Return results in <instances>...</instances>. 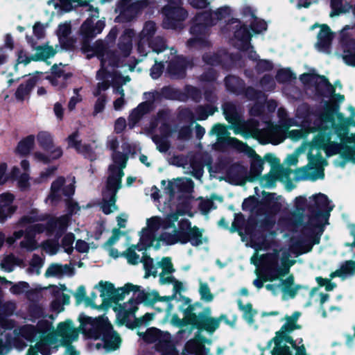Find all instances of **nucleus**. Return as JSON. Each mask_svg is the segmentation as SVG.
<instances>
[{
    "instance_id": "obj_1",
    "label": "nucleus",
    "mask_w": 355,
    "mask_h": 355,
    "mask_svg": "<svg viewBox=\"0 0 355 355\" xmlns=\"http://www.w3.org/2000/svg\"><path fill=\"white\" fill-rule=\"evenodd\" d=\"M180 215V213L177 211L164 218L153 216L147 219L146 227L140 232L139 243L130 245L121 254L130 264L135 265L142 262L146 271L145 278L150 275L155 277L157 268H162V272L159 275L160 283H173L175 292L183 291L184 288L183 284L171 275L174 271L171 259L169 257H164L155 265L153 259L147 257L146 254L140 259L136 250L142 251L150 247L157 250L162 244H185L188 242L193 246H199L206 242L207 239L202 236V231L196 227H191L188 220L179 219Z\"/></svg>"
},
{
    "instance_id": "obj_2",
    "label": "nucleus",
    "mask_w": 355,
    "mask_h": 355,
    "mask_svg": "<svg viewBox=\"0 0 355 355\" xmlns=\"http://www.w3.org/2000/svg\"><path fill=\"white\" fill-rule=\"evenodd\" d=\"M318 243V240L314 243L309 240L298 241L288 248L279 249L275 234H254L247 244L255 250L250 259L257 268V278L253 281V284L260 289L264 282H271L272 283L266 285V288L274 295L282 293L284 300L293 298L300 286L294 284L293 277L285 279L283 277L288 274L291 267L295 264L293 258L311 251L313 245Z\"/></svg>"
},
{
    "instance_id": "obj_3",
    "label": "nucleus",
    "mask_w": 355,
    "mask_h": 355,
    "mask_svg": "<svg viewBox=\"0 0 355 355\" xmlns=\"http://www.w3.org/2000/svg\"><path fill=\"white\" fill-rule=\"evenodd\" d=\"M169 284H171L170 282ZM173 284V290L174 294L170 297H160L157 291L141 290V287L137 286V288L130 291V293H134L139 304L144 303L146 305H153L157 313H147L141 318L137 319L138 325H148L150 322L156 319L159 313H163V316L157 318L159 323L164 324L170 322L171 324L176 327H182L184 324H191L197 328L199 331L194 339L189 340L184 347L183 355H211L209 349L205 347L204 344H210L211 340L202 338L200 334L202 331H206L209 334H212L219 327L220 322L225 320V316L221 315L220 318H212L210 316L211 311L209 309H205L202 312H196V309L200 308L199 304H189L190 300L185 299V305L187 308L181 307L180 310L184 313L182 320L178 316L172 313L174 307L173 302L175 301L177 293L174 290ZM184 290H185L183 286Z\"/></svg>"
},
{
    "instance_id": "obj_4",
    "label": "nucleus",
    "mask_w": 355,
    "mask_h": 355,
    "mask_svg": "<svg viewBox=\"0 0 355 355\" xmlns=\"http://www.w3.org/2000/svg\"><path fill=\"white\" fill-rule=\"evenodd\" d=\"M43 309L37 305L31 306L29 309L28 320L33 322L39 320L37 327L26 325L14 333L17 335V340L21 338L30 342L37 341L34 346H31L26 355H50L51 350L55 348L56 340H60L63 345L76 340L78 337V331L69 320L60 322L55 331L52 323L44 318Z\"/></svg>"
},
{
    "instance_id": "obj_5",
    "label": "nucleus",
    "mask_w": 355,
    "mask_h": 355,
    "mask_svg": "<svg viewBox=\"0 0 355 355\" xmlns=\"http://www.w3.org/2000/svg\"><path fill=\"white\" fill-rule=\"evenodd\" d=\"M355 127V119L345 117L337 109L329 110L317 125L315 144L322 147L328 157L340 155L346 162L355 164V133H349V128Z\"/></svg>"
},
{
    "instance_id": "obj_6",
    "label": "nucleus",
    "mask_w": 355,
    "mask_h": 355,
    "mask_svg": "<svg viewBox=\"0 0 355 355\" xmlns=\"http://www.w3.org/2000/svg\"><path fill=\"white\" fill-rule=\"evenodd\" d=\"M67 209L68 214L52 218L48 221L46 226L42 223H36L42 221L43 216L38 214L37 210H32L24 216L18 223L20 227L26 229L25 233L23 230L15 231L11 236L7 238L6 242L9 245H12L24 234L23 240L19 243L20 248L27 251H33L39 247L35 239L37 234L45 232L47 235H54L58 239L67 230L70 223L71 216L77 214L80 210V207L76 202L70 200L67 202Z\"/></svg>"
},
{
    "instance_id": "obj_7",
    "label": "nucleus",
    "mask_w": 355,
    "mask_h": 355,
    "mask_svg": "<svg viewBox=\"0 0 355 355\" xmlns=\"http://www.w3.org/2000/svg\"><path fill=\"white\" fill-rule=\"evenodd\" d=\"M83 52L87 58L97 56L101 60V69L97 72V88L94 92V96H98L100 92L108 89L110 84L113 87V92L119 96L114 101L115 110H120L125 104L124 90L119 86L130 81L128 76H122L118 71L120 67L119 60L112 52L107 51L104 42L98 40L93 45L85 44L82 47Z\"/></svg>"
},
{
    "instance_id": "obj_8",
    "label": "nucleus",
    "mask_w": 355,
    "mask_h": 355,
    "mask_svg": "<svg viewBox=\"0 0 355 355\" xmlns=\"http://www.w3.org/2000/svg\"><path fill=\"white\" fill-rule=\"evenodd\" d=\"M223 110L226 120L231 123L229 128L233 130L236 135H240L245 139L255 138L262 144L271 143L275 145L280 144L284 139L283 132L278 128L270 130V132H266L265 122L260 123L254 119L242 121L232 103H225L223 105Z\"/></svg>"
},
{
    "instance_id": "obj_9",
    "label": "nucleus",
    "mask_w": 355,
    "mask_h": 355,
    "mask_svg": "<svg viewBox=\"0 0 355 355\" xmlns=\"http://www.w3.org/2000/svg\"><path fill=\"white\" fill-rule=\"evenodd\" d=\"M107 146L113 151L116 150L119 141L116 136L110 135L107 137ZM112 159L113 163L109 167L107 181L105 189L103 191L101 203V208L105 214H109L117 209L115 204L116 195L121 188V178L124 175L123 170L126 166L128 157L123 153L114 152Z\"/></svg>"
},
{
    "instance_id": "obj_10",
    "label": "nucleus",
    "mask_w": 355,
    "mask_h": 355,
    "mask_svg": "<svg viewBox=\"0 0 355 355\" xmlns=\"http://www.w3.org/2000/svg\"><path fill=\"white\" fill-rule=\"evenodd\" d=\"M318 134L314 137L311 143H302V144L295 149L293 153L288 155L284 164L288 166H295L298 163L300 155L305 153L308 149V164L305 166L297 168L294 171L295 178L297 180H309L315 181L319 179H323L324 177V169L327 165V162L322 155L321 150L324 149L316 145L315 140Z\"/></svg>"
},
{
    "instance_id": "obj_11",
    "label": "nucleus",
    "mask_w": 355,
    "mask_h": 355,
    "mask_svg": "<svg viewBox=\"0 0 355 355\" xmlns=\"http://www.w3.org/2000/svg\"><path fill=\"white\" fill-rule=\"evenodd\" d=\"M78 320L83 333L89 338L101 340L107 351L116 350L119 347L121 338L112 329L107 317L92 318L82 313Z\"/></svg>"
},
{
    "instance_id": "obj_12",
    "label": "nucleus",
    "mask_w": 355,
    "mask_h": 355,
    "mask_svg": "<svg viewBox=\"0 0 355 355\" xmlns=\"http://www.w3.org/2000/svg\"><path fill=\"white\" fill-rule=\"evenodd\" d=\"M92 0H86L82 2L81 0H49L48 5L54 9L55 13L69 12L76 6L85 8V11L89 12V17L83 22L80 27L81 35L86 38H93L101 33L105 26V18L94 22V18L99 17L98 8L90 4Z\"/></svg>"
},
{
    "instance_id": "obj_13",
    "label": "nucleus",
    "mask_w": 355,
    "mask_h": 355,
    "mask_svg": "<svg viewBox=\"0 0 355 355\" xmlns=\"http://www.w3.org/2000/svg\"><path fill=\"white\" fill-rule=\"evenodd\" d=\"M234 12L229 6H223L209 12L196 15L191 28L192 37L187 42L190 48H201L209 44L207 40V26H214L218 21L231 17Z\"/></svg>"
},
{
    "instance_id": "obj_14",
    "label": "nucleus",
    "mask_w": 355,
    "mask_h": 355,
    "mask_svg": "<svg viewBox=\"0 0 355 355\" xmlns=\"http://www.w3.org/2000/svg\"><path fill=\"white\" fill-rule=\"evenodd\" d=\"M301 313L294 312L291 316L285 317V323L274 338L275 347L272 355H307L302 339L294 340L290 334L295 329H300L297 324Z\"/></svg>"
},
{
    "instance_id": "obj_15",
    "label": "nucleus",
    "mask_w": 355,
    "mask_h": 355,
    "mask_svg": "<svg viewBox=\"0 0 355 355\" xmlns=\"http://www.w3.org/2000/svg\"><path fill=\"white\" fill-rule=\"evenodd\" d=\"M210 135H214L217 137L216 142L214 144V148L222 150L225 146L232 147L240 152L245 153L248 157L252 158L251 162L250 171L254 176H259L263 169V161L261 157L257 155L255 151L234 137H231L228 132V128L222 124H216L210 131Z\"/></svg>"
},
{
    "instance_id": "obj_16",
    "label": "nucleus",
    "mask_w": 355,
    "mask_h": 355,
    "mask_svg": "<svg viewBox=\"0 0 355 355\" xmlns=\"http://www.w3.org/2000/svg\"><path fill=\"white\" fill-rule=\"evenodd\" d=\"M240 12L244 24H242L239 19L232 18L227 24L225 30L233 28L232 44L240 51L248 52L250 59L257 60L259 56L250 45L251 33L247 28V24L255 17L254 11L250 6L245 5L241 8Z\"/></svg>"
},
{
    "instance_id": "obj_17",
    "label": "nucleus",
    "mask_w": 355,
    "mask_h": 355,
    "mask_svg": "<svg viewBox=\"0 0 355 355\" xmlns=\"http://www.w3.org/2000/svg\"><path fill=\"white\" fill-rule=\"evenodd\" d=\"M309 205L312 207L311 215L309 216L308 228L314 234H322L323 228L327 224L330 212L334 205L323 193L313 195L309 198Z\"/></svg>"
},
{
    "instance_id": "obj_18",
    "label": "nucleus",
    "mask_w": 355,
    "mask_h": 355,
    "mask_svg": "<svg viewBox=\"0 0 355 355\" xmlns=\"http://www.w3.org/2000/svg\"><path fill=\"white\" fill-rule=\"evenodd\" d=\"M278 115L279 117V125H274L270 121H265L266 132H270V130L278 128L283 132L284 139L280 142H283L285 139L286 130L291 126L302 125L306 127L310 120V109L308 105H300L297 110L295 118L288 119L286 117V112L284 109L278 110Z\"/></svg>"
},
{
    "instance_id": "obj_19",
    "label": "nucleus",
    "mask_w": 355,
    "mask_h": 355,
    "mask_svg": "<svg viewBox=\"0 0 355 355\" xmlns=\"http://www.w3.org/2000/svg\"><path fill=\"white\" fill-rule=\"evenodd\" d=\"M156 31L157 26L155 22L148 21L145 23L143 30L139 35L137 44V50L141 55H146L150 52V49L159 53L166 49V44L162 37H156L151 40Z\"/></svg>"
},
{
    "instance_id": "obj_20",
    "label": "nucleus",
    "mask_w": 355,
    "mask_h": 355,
    "mask_svg": "<svg viewBox=\"0 0 355 355\" xmlns=\"http://www.w3.org/2000/svg\"><path fill=\"white\" fill-rule=\"evenodd\" d=\"M140 337L147 343H155V347L162 355H178L171 336L168 332L161 331L157 328H150L145 333L138 332Z\"/></svg>"
},
{
    "instance_id": "obj_21",
    "label": "nucleus",
    "mask_w": 355,
    "mask_h": 355,
    "mask_svg": "<svg viewBox=\"0 0 355 355\" xmlns=\"http://www.w3.org/2000/svg\"><path fill=\"white\" fill-rule=\"evenodd\" d=\"M37 141L45 153L35 152L33 158L35 161L47 164L59 159L62 155V150L60 146L54 145L52 135L46 131H41L37 135Z\"/></svg>"
},
{
    "instance_id": "obj_22",
    "label": "nucleus",
    "mask_w": 355,
    "mask_h": 355,
    "mask_svg": "<svg viewBox=\"0 0 355 355\" xmlns=\"http://www.w3.org/2000/svg\"><path fill=\"white\" fill-rule=\"evenodd\" d=\"M167 2L162 8L164 17L163 26L165 28L175 29L187 18V12L182 8V0H166Z\"/></svg>"
},
{
    "instance_id": "obj_23",
    "label": "nucleus",
    "mask_w": 355,
    "mask_h": 355,
    "mask_svg": "<svg viewBox=\"0 0 355 355\" xmlns=\"http://www.w3.org/2000/svg\"><path fill=\"white\" fill-rule=\"evenodd\" d=\"M95 288L100 291L103 302H116L122 300L126 294L130 293V291L137 288V285L128 283L124 286L116 289L112 284L103 281L96 285Z\"/></svg>"
},
{
    "instance_id": "obj_24",
    "label": "nucleus",
    "mask_w": 355,
    "mask_h": 355,
    "mask_svg": "<svg viewBox=\"0 0 355 355\" xmlns=\"http://www.w3.org/2000/svg\"><path fill=\"white\" fill-rule=\"evenodd\" d=\"M291 173V169L284 168L280 166L279 160L274 158L270 173L261 178L260 184L263 187L272 188L275 185L277 180L286 183Z\"/></svg>"
},
{
    "instance_id": "obj_25",
    "label": "nucleus",
    "mask_w": 355,
    "mask_h": 355,
    "mask_svg": "<svg viewBox=\"0 0 355 355\" xmlns=\"http://www.w3.org/2000/svg\"><path fill=\"white\" fill-rule=\"evenodd\" d=\"M159 125L162 135H154L153 137V140L157 145L158 150L164 153L167 151L169 148L167 139L171 135V130L168 125L165 123L164 114L163 112H159L157 117L152 122L150 130L153 132Z\"/></svg>"
},
{
    "instance_id": "obj_26",
    "label": "nucleus",
    "mask_w": 355,
    "mask_h": 355,
    "mask_svg": "<svg viewBox=\"0 0 355 355\" xmlns=\"http://www.w3.org/2000/svg\"><path fill=\"white\" fill-rule=\"evenodd\" d=\"M354 30V27L346 25L340 31V43L343 49L344 62L348 65L355 67V40L351 38V34L348 32Z\"/></svg>"
},
{
    "instance_id": "obj_27",
    "label": "nucleus",
    "mask_w": 355,
    "mask_h": 355,
    "mask_svg": "<svg viewBox=\"0 0 355 355\" xmlns=\"http://www.w3.org/2000/svg\"><path fill=\"white\" fill-rule=\"evenodd\" d=\"M151 0H120L118 10L128 20L134 18L141 10L151 4Z\"/></svg>"
},
{
    "instance_id": "obj_28",
    "label": "nucleus",
    "mask_w": 355,
    "mask_h": 355,
    "mask_svg": "<svg viewBox=\"0 0 355 355\" xmlns=\"http://www.w3.org/2000/svg\"><path fill=\"white\" fill-rule=\"evenodd\" d=\"M320 95L327 97L329 98L328 101L324 103V108L322 112L320 114L318 118L315 120L314 123V125L313 127L309 128L311 132L317 131V125L320 123L322 118L325 114L326 112H329V110H333L334 109H337L339 112V107L336 105V103H342L344 101L345 97L341 94H335V89L333 86V92L331 94H329L328 91L326 88L322 87V90L319 93Z\"/></svg>"
},
{
    "instance_id": "obj_29",
    "label": "nucleus",
    "mask_w": 355,
    "mask_h": 355,
    "mask_svg": "<svg viewBox=\"0 0 355 355\" xmlns=\"http://www.w3.org/2000/svg\"><path fill=\"white\" fill-rule=\"evenodd\" d=\"M64 179L62 177L53 182L47 201L54 203L61 199L63 196L69 197L73 194L74 186L72 182L67 185H64Z\"/></svg>"
},
{
    "instance_id": "obj_30",
    "label": "nucleus",
    "mask_w": 355,
    "mask_h": 355,
    "mask_svg": "<svg viewBox=\"0 0 355 355\" xmlns=\"http://www.w3.org/2000/svg\"><path fill=\"white\" fill-rule=\"evenodd\" d=\"M316 27L320 28V31L317 35L316 49L321 52L326 53H330L334 33L331 31L330 28L326 24L320 25L315 24L311 28L313 30Z\"/></svg>"
},
{
    "instance_id": "obj_31",
    "label": "nucleus",
    "mask_w": 355,
    "mask_h": 355,
    "mask_svg": "<svg viewBox=\"0 0 355 355\" xmlns=\"http://www.w3.org/2000/svg\"><path fill=\"white\" fill-rule=\"evenodd\" d=\"M68 147L74 148L78 153L91 160L95 158L93 148L89 145L82 144L78 132L76 131L67 138Z\"/></svg>"
},
{
    "instance_id": "obj_32",
    "label": "nucleus",
    "mask_w": 355,
    "mask_h": 355,
    "mask_svg": "<svg viewBox=\"0 0 355 355\" xmlns=\"http://www.w3.org/2000/svg\"><path fill=\"white\" fill-rule=\"evenodd\" d=\"M15 196L9 192L0 194V222L3 223L10 218L17 210L14 204Z\"/></svg>"
},
{
    "instance_id": "obj_33",
    "label": "nucleus",
    "mask_w": 355,
    "mask_h": 355,
    "mask_svg": "<svg viewBox=\"0 0 355 355\" xmlns=\"http://www.w3.org/2000/svg\"><path fill=\"white\" fill-rule=\"evenodd\" d=\"M139 304L137 299L132 293V297L127 302L122 304H119L115 307L117 318L121 320V323H125L128 321V318L137 311Z\"/></svg>"
},
{
    "instance_id": "obj_34",
    "label": "nucleus",
    "mask_w": 355,
    "mask_h": 355,
    "mask_svg": "<svg viewBox=\"0 0 355 355\" xmlns=\"http://www.w3.org/2000/svg\"><path fill=\"white\" fill-rule=\"evenodd\" d=\"M2 326L4 328V330L3 331H0V355L7 354L10 349L12 345H14L19 349H22L26 345L25 344L20 345L17 343V340H13L10 336V332L7 331L8 329L12 327V325L10 323H8V322L6 321Z\"/></svg>"
},
{
    "instance_id": "obj_35",
    "label": "nucleus",
    "mask_w": 355,
    "mask_h": 355,
    "mask_svg": "<svg viewBox=\"0 0 355 355\" xmlns=\"http://www.w3.org/2000/svg\"><path fill=\"white\" fill-rule=\"evenodd\" d=\"M300 79L305 85L316 84V90L318 94L320 92L322 87L326 88L329 94L333 92V85L329 83L324 76L312 73H304L300 76Z\"/></svg>"
},
{
    "instance_id": "obj_36",
    "label": "nucleus",
    "mask_w": 355,
    "mask_h": 355,
    "mask_svg": "<svg viewBox=\"0 0 355 355\" xmlns=\"http://www.w3.org/2000/svg\"><path fill=\"white\" fill-rule=\"evenodd\" d=\"M318 0H299L297 5V8H309L312 3L318 2ZM332 12L331 16L337 15L341 12H347L351 6L349 4H344L342 0H331Z\"/></svg>"
},
{
    "instance_id": "obj_37",
    "label": "nucleus",
    "mask_w": 355,
    "mask_h": 355,
    "mask_svg": "<svg viewBox=\"0 0 355 355\" xmlns=\"http://www.w3.org/2000/svg\"><path fill=\"white\" fill-rule=\"evenodd\" d=\"M73 268L69 264L52 263L45 272L46 277L61 278L64 276H71L73 274Z\"/></svg>"
},
{
    "instance_id": "obj_38",
    "label": "nucleus",
    "mask_w": 355,
    "mask_h": 355,
    "mask_svg": "<svg viewBox=\"0 0 355 355\" xmlns=\"http://www.w3.org/2000/svg\"><path fill=\"white\" fill-rule=\"evenodd\" d=\"M64 68L62 64L52 67L51 76L48 78L52 85L60 87L65 86V81L70 75L65 72Z\"/></svg>"
},
{
    "instance_id": "obj_39",
    "label": "nucleus",
    "mask_w": 355,
    "mask_h": 355,
    "mask_svg": "<svg viewBox=\"0 0 355 355\" xmlns=\"http://www.w3.org/2000/svg\"><path fill=\"white\" fill-rule=\"evenodd\" d=\"M39 74L40 73L37 71L27 80L26 83H22L19 86L15 92V98L17 101H23L28 97L32 88L37 81Z\"/></svg>"
},
{
    "instance_id": "obj_40",
    "label": "nucleus",
    "mask_w": 355,
    "mask_h": 355,
    "mask_svg": "<svg viewBox=\"0 0 355 355\" xmlns=\"http://www.w3.org/2000/svg\"><path fill=\"white\" fill-rule=\"evenodd\" d=\"M186 70V61L183 57H174L168 65L167 71L175 78L184 77Z\"/></svg>"
},
{
    "instance_id": "obj_41",
    "label": "nucleus",
    "mask_w": 355,
    "mask_h": 355,
    "mask_svg": "<svg viewBox=\"0 0 355 355\" xmlns=\"http://www.w3.org/2000/svg\"><path fill=\"white\" fill-rule=\"evenodd\" d=\"M135 36V32L132 29H126L121 36L119 42V49L123 57L130 55L132 50V37Z\"/></svg>"
},
{
    "instance_id": "obj_42",
    "label": "nucleus",
    "mask_w": 355,
    "mask_h": 355,
    "mask_svg": "<svg viewBox=\"0 0 355 355\" xmlns=\"http://www.w3.org/2000/svg\"><path fill=\"white\" fill-rule=\"evenodd\" d=\"M51 288L55 293V299L51 302V308L52 311L60 313L64 310L63 306L69 304L70 297L68 295L57 291L56 287L52 286Z\"/></svg>"
},
{
    "instance_id": "obj_43",
    "label": "nucleus",
    "mask_w": 355,
    "mask_h": 355,
    "mask_svg": "<svg viewBox=\"0 0 355 355\" xmlns=\"http://www.w3.org/2000/svg\"><path fill=\"white\" fill-rule=\"evenodd\" d=\"M151 108L150 103L144 102L139 104L135 109H134L129 115V126L132 128L140 120L142 116L148 112Z\"/></svg>"
},
{
    "instance_id": "obj_44",
    "label": "nucleus",
    "mask_w": 355,
    "mask_h": 355,
    "mask_svg": "<svg viewBox=\"0 0 355 355\" xmlns=\"http://www.w3.org/2000/svg\"><path fill=\"white\" fill-rule=\"evenodd\" d=\"M193 187V182L187 178L178 179L168 184V193L171 196L178 189L180 191H189Z\"/></svg>"
},
{
    "instance_id": "obj_45",
    "label": "nucleus",
    "mask_w": 355,
    "mask_h": 355,
    "mask_svg": "<svg viewBox=\"0 0 355 355\" xmlns=\"http://www.w3.org/2000/svg\"><path fill=\"white\" fill-rule=\"evenodd\" d=\"M355 273V261H346L341 267L331 274V277H338L345 279L347 277L352 276Z\"/></svg>"
},
{
    "instance_id": "obj_46",
    "label": "nucleus",
    "mask_w": 355,
    "mask_h": 355,
    "mask_svg": "<svg viewBox=\"0 0 355 355\" xmlns=\"http://www.w3.org/2000/svg\"><path fill=\"white\" fill-rule=\"evenodd\" d=\"M23 264V261L14 255H7L0 259V268L6 272H11L16 266Z\"/></svg>"
},
{
    "instance_id": "obj_47",
    "label": "nucleus",
    "mask_w": 355,
    "mask_h": 355,
    "mask_svg": "<svg viewBox=\"0 0 355 355\" xmlns=\"http://www.w3.org/2000/svg\"><path fill=\"white\" fill-rule=\"evenodd\" d=\"M243 209L249 211L252 214H261L264 213L261 211L263 208V203L259 202L254 197L246 198L242 205Z\"/></svg>"
},
{
    "instance_id": "obj_48",
    "label": "nucleus",
    "mask_w": 355,
    "mask_h": 355,
    "mask_svg": "<svg viewBox=\"0 0 355 355\" xmlns=\"http://www.w3.org/2000/svg\"><path fill=\"white\" fill-rule=\"evenodd\" d=\"M35 140L34 135L27 136L19 142L16 148V153L21 155H28L33 148Z\"/></svg>"
},
{
    "instance_id": "obj_49",
    "label": "nucleus",
    "mask_w": 355,
    "mask_h": 355,
    "mask_svg": "<svg viewBox=\"0 0 355 355\" xmlns=\"http://www.w3.org/2000/svg\"><path fill=\"white\" fill-rule=\"evenodd\" d=\"M36 53L33 55L35 60H46L55 54L53 47L49 46H38L35 48Z\"/></svg>"
},
{
    "instance_id": "obj_50",
    "label": "nucleus",
    "mask_w": 355,
    "mask_h": 355,
    "mask_svg": "<svg viewBox=\"0 0 355 355\" xmlns=\"http://www.w3.org/2000/svg\"><path fill=\"white\" fill-rule=\"evenodd\" d=\"M225 85L229 91L238 93L243 88V83L236 76H227L225 78Z\"/></svg>"
},
{
    "instance_id": "obj_51",
    "label": "nucleus",
    "mask_w": 355,
    "mask_h": 355,
    "mask_svg": "<svg viewBox=\"0 0 355 355\" xmlns=\"http://www.w3.org/2000/svg\"><path fill=\"white\" fill-rule=\"evenodd\" d=\"M199 288L198 292L200 295V299L206 302H210L214 300V295L211 293L210 288L207 283L198 279Z\"/></svg>"
},
{
    "instance_id": "obj_52",
    "label": "nucleus",
    "mask_w": 355,
    "mask_h": 355,
    "mask_svg": "<svg viewBox=\"0 0 355 355\" xmlns=\"http://www.w3.org/2000/svg\"><path fill=\"white\" fill-rule=\"evenodd\" d=\"M217 110V107L213 105H209L205 107L200 106L196 110V119L198 120H205L209 115L214 114Z\"/></svg>"
},
{
    "instance_id": "obj_53",
    "label": "nucleus",
    "mask_w": 355,
    "mask_h": 355,
    "mask_svg": "<svg viewBox=\"0 0 355 355\" xmlns=\"http://www.w3.org/2000/svg\"><path fill=\"white\" fill-rule=\"evenodd\" d=\"M42 265V259L39 256L34 254L30 262L27 272L31 275H39Z\"/></svg>"
},
{
    "instance_id": "obj_54",
    "label": "nucleus",
    "mask_w": 355,
    "mask_h": 355,
    "mask_svg": "<svg viewBox=\"0 0 355 355\" xmlns=\"http://www.w3.org/2000/svg\"><path fill=\"white\" fill-rule=\"evenodd\" d=\"M309 199L307 200L304 197L299 196L295 200V207L297 211L299 212H304L307 211L309 212V216L311 215L312 207L309 205Z\"/></svg>"
},
{
    "instance_id": "obj_55",
    "label": "nucleus",
    "mask_w": 355,
    "mask_h": 355,
    "mask_svg": "<svg viewBox=\"0 0 355 355\" xmlns=\"http://www.w3.org/2000/svg\"><path fill=\"white\" fill-rule=\"evenodd\" d=\"M238 305L241 311L243 313V317L245 320L249 323H253V316L254 315V311L252 309V305L250 304H247L245 305L242 304L241 300H238Z\"/></svg>"
},
{
    "instance_id": "obj_56",
    "label": "nucleus",
    "mask_w": 355,
    "mask_h": 355,
    "mask_svg": "<svg viewBox=\"0 0 355 355\" xmlns=\"http://www.w3.org/2000/svg\"><path fill=\"white\" fill-rule=\"evenodd\" d=\"M310 295H311V297L314 299L316 301H318L320 306H321V308L322 309V315L323 318H326L327 317V313L326 311L323 309L322 308V306L323 304L328 301L329 300V295L328 294H324V293H318V289H313L311 291V292L310 293Z\"/></svg>"
},
{
    "instance_id": "obj_57",
    "label": "nucleus",
    "mask_w": 355,
    "mask_h": 355,
    "mask_svg": "<svg viewBox=\"0 0 355 355\" xmlns=\"http://www.w3.org/2000/svg\"><path fill=\"white\" fill-rule=\"evenodd\" d=\"M74 296L78 302H85L86 306L97 308V306H94L92 301L86 297L85 288L83 286H80L78 288L74 293Z\"/></svg>"
},
{
    "instance_id": "obj_58",
    "label": "nucleus",
    "mask_w": 355,
    "mask_h": 355,
    "mask_svg": "<svg viewBox=\"0 0 355 355\" xmlns=\"http://www.w3.org/2000/svg\"><path fill=\"white\" fill-rule=\"evenodd\" d=\"M248 25L250 26L252 31L254 33H261L267 29V24L266 21L257 18L256 16L247 26Z\"/></svg>"
},
{
    "instance_id": "obj_59",
    "label": "nucleus",
    "mask_w": 355,
    "mask_h": 355,
    "mask_svg": "<svg viewBox=\"0 0 355 355\" xmlns=\"http://www.w3.org/2000/svg\"><path fill=\"white\" fill-rule=\"evenodd\" d=\"M226 56L225 53H223V55H218L214 53L209 52L203 55V60L208 64L215 65L222 62L224 60L223 57Z\"/></svg>"
},
{
    "instance_id": "obj_60",
    "label": "nucleus",
    "mask_w": 355,
    "mask_h": 355,
    "mask_svg": "<svg viewBox=\"0 0 355 355\" xmlns=\"http://www.w3.org/2000/svg\"><path fill=\"white\" fill-rule=\"evenodd\" d=\"M292 78H295V76H293V73L288 69L279 70L276 76L277 80L280 83H286Z\"/></svg>"
},
{
    "instance_id": "obj_61",
    "label": "nucleus",
    "mask_w": 355,
    "mask_h": 355,
    "mask_svg": "<svg viewBox=\"0 0 355 355\" xmlns=\"http://www.w3.org/2000/svg\"><path fill=\"white\" fill-rule=\"evenodd\" d=\"M74 239V236L71 233L67 234L62 239V247L64 248V250L68 254L71 253L73 250V243Z\"/></svg>"
},
{
    "instance_id": "obj_62",
    "label": "nucleus",
    "mask_w": 355,
    "mask_h": 355,
    "mask_svg": "<svg viewBox=\"0 0 355 355\" xmlns=\"http://www.w3.org/2000/svg\"><path fill=\"white\" fill-rule=\"evenodd\" d=\"M29 290V284L26 282H19L13 284L10 288V292L15 295L27 293Z\"/></svg>"
},
{
    "instance_id": "obj_63",
    "label": "nucleus",
    "mask_w": 355,
    "mask_h": 355,
    "mask_svg": "<svg viewBox=\"0 0 355 355\" xmlns=\"http://www.w3.org/2000/svg\"><path fill=\"white\" fill-rule=\"evenodd\" d=\"M56 169L57 168L55 166L48 168L46 171H42L40 176L34 180V182L35 183L40 184L47 181L48 179L53 175Z\"/></svg>"
},
{
    "instance_id": "obj_64",
    "label": "nucleus",
    "mask_w": 355,
    "mask_h": 355,
    "mask_svg": "<svg viewBox=\"0 0 355 355\" xmlns=\"http://www.w3.org/2000/svg\"><path fill=\"white\" fill-rule=\"evenodd\" d=\"M42 248L46 253L53 255L57 253L59 248L58 241H46L43 243Z\"/></svg>"
}]
</instances>
